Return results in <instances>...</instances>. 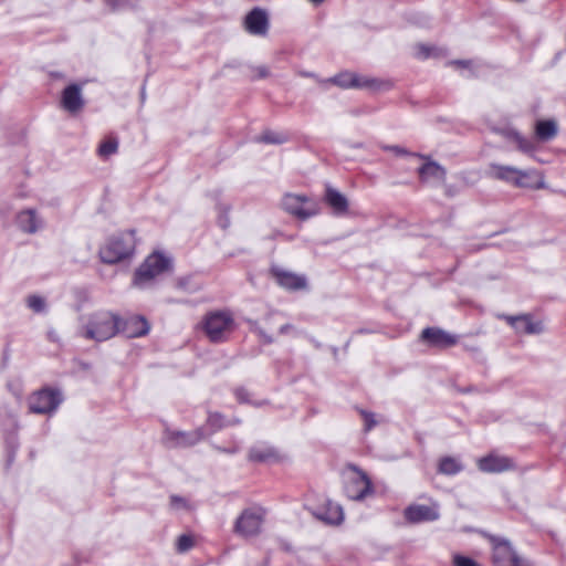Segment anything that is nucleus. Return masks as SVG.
<instances>
[{
    "label": "nucleus",
    "mask_w": 566,
    "mask_h": 566,
    "mask_svg": "<svg viewBox=\"0 0 566 566\" xmlns=\"http://www.w3.org/2000/svg\"><path fill=\"white\" fill-rule=\"evenodd\" d=\"M122 317L109 311H101L91 315L82 336L86 339L104 342L119 333Z\"/></svg>",
    "instance_id": "nucleus-1"
},
{
    "label": "nucleus",
    "mask_w": 566,
    "mask_h": 566,
    "mask_svg": "<svg viewBox=\"0 0 566 566\" xmlns=\"http://www.w3.org/2000/svg\"><path fill=\"white\" fill-rule=\"evenodd\" d=\"M202 329L211 343L227 342L237 324L230 311H212L205 315Z\"/></svg>",
    "instance_id": "nucleus-2"
},
{
    "label": "nucleus",
    "mask_w": 566,
    "mask_h": 566,
    "mask_svg": "<svg viewBox=\"0 0 566 566\" xmlns=\"http://www.w3.org/2000/svg\"><path fill=\"white\" fill-rule=\"evenodd\" d=\"M134 250V238L130 234H122L108 239L99 249L98 255L103 263L115 264L130 256Z\"/></svg>",
    "instance_id": "nucleus-3"
},
{
    "label": "nucleus",
    "mask_w": 566,
    "mask_h": 566,
    "mask_svg": "<svg viewBox=\"0 0 566 566\" xmlns=\"http://www.w3.org/2000/svg\"><path fill=\"white\" fill-rule=\"evenodd\" d=\"M63 401L60 389L45 387L34 391L28 398L29 410L38 415L53 413Z\"/></svg>",
    "instance_id": "nucleus-4"
},
{
    "label": "nucleus",
    "mask_w": 566,
    "mask_h": 566,
    "mask_svg": "<svg viewBox=\"0 0 566 566\" xmlns=\"http://www.w3.org/2000/svg\"><path fill=\"white\" fill-rule=\"evenodd\" d=\"M263 520L262 509H247L237 518L234 532L243 537L256 536L261 532Z\"/></svg>",
    "instance_id": "nucleus-5"
},
{
    "label": "nucleus",
    "mask_w": 566,
    "mask_h": 566,
    "mask_svg": "<svg viewBox=\"0 0 566 566\" xmlns=\"http://www.w3.org/2000/svg\"><path fill=\"white\" fill-rule=\"evenodd\" d=\"M494 566H532L528 560L518 556L506 539L492 537Z\"/></svg>",
    "instance_id": "nucleus-6"
},
{
    "label": "nucleus",
    "mask_w": 566,
    "mask_h": 566,
    "mask_svg": "<svg viewBox=\"0 0 566 566\" xmlns=\"http://www.w3.org/2000/svg\"><path fill=\"white\" fill-rule=\"evenodd\" d=\"M354 474L346 483L345 491L350 500L359 501L374 492L367 474L355 465H349Z\"/></svg>",
    "instance_id": "nucleus-7"
},
{
    "label": "nucleus",
    "mask_w": 566,
    "mask_h": 566,
    "mask_svg": "<svg viewBox=\"0 0 566 566\" xmlns=\"http://www.w3.org/2000/svg\"><path fill=\"white\" fill-rule=\"evenodd\" d=\"M308 198L305 196L286 193L282 199V208L290 214L306 220L317 213L316 206H306Z\"/></svg>",
    "instance_id": "nucleus-8"
},
{
    "label": "nucleus",
    "mask_w": 566,
    "mask_h": 566,
    "mask_svg": "<svg viewBox=\"0 0 566 566\" xmlns=\"http://www.w3.org/2000/svg\"><path fill=\"white\" fill-rule=\"evenodd\" d=\"M205 438L202 428L192 431L166 430L164 441L169 448H188L197 444Z\"/></svg>",
    "instance_id": "nucleus-9"
},
{
    "label": "nucleus",
    "mask_w": 566,
    "mask_h": 566,
    "mask_svg": "<svg viewBox=\"0 0 566 566\" xmlns=\"http://www.w3.org/2000/svg\"><path fill=\"white\" fill-rule=\"evenodd\" d=\"M172 268L171 259L159 251H155L144 260V282L151 280Z\"/></svg>",
    "instance_id": "nucleus-10"
},
{
    "label": "nucleus",
    "mask_w": 566,
    "mask_h": 566,
    "mask_svg": "<svg viewBox=\"0 0 566 566\" xmlns=\"http://www.w3.org/2000/svg\"><path fill=\"white\" fill-rule=\"evenodd\" d=\"M478 468L485 473H501L515 468L513 459L491 452L478 460Z\"/></svg>",
    "instance_id": "nucleus-11"
},
{
    "label": "nucleus",
    "mask_w": 566,
    "mask_h": 566,
    "mask_svg": "<svg viewBox=\"0 0 566 566\" xmlns=\"http://www.w3.org/2000/svg\"><path fill=\"white\" fill-rule=\"evenodd\" d=\"M84 83H72L67 85L61 95V106L63 109L71 114L81 112L85 105V101L82 95Z\"/></svg>",
    "instance_id": "nucleus-12"
},
{
    "label": "nucleus",
    "mask_w": 566,
    "mask_h": 566,
    "mask_svg": "<svg viewBox=\"0 0 566 566\" xmlns=\"http://www.w3.org/2000/svg\"><path fill=\"white\" fill-rule=\"evenodd\" d=\"M308 511L317 518L327 524L337 525L344 520V512L340 505L326 500L322 505L307 507Z\"/></svg>",
    "instance_id": "nucleus-13"
},
{
    "label": "nucleus",
    "mask_w": 566,
    "mask_h": 566,
    "mask_svg": "<svg viewBox=\"0 0 566 566\" xmlns=\"http://www.w3.org/2000/svg\"><path fill=\"white\" fill-rule=\"evenodd\" d=\"M421 339L433 347L447 348L458 343V337L438 327H427L421 333Z\"/></svg>",
    "instance_id": "nucleus-14"
},
{
    "label": "nucleus",
    "mask_w": 566,
    "mask_h": 566,
    "mask_svg": "<svg viewBox=\"0 0 566 566\" xmlns=\"http://www.w3.org/2000/svg\"><path fill=\"white\" fill-rule=\"evenodd\" d=\"M244 27L253 35H265L269 30L266 12L260 8H254L245 17Z\"/></svg>",
    "instance_id": "nucleus-15"
},
{
    "label": "nucleus",
    "mask_w": 566,
    "mask_h": 566,
    "mask_svg": "<svg viewBox=\"0 0 566 566\" xmlns=\"http://www.w3.org/2000/svg\"><path fill=\"white\" fill-rule=\"evenodd\" d=\"M335 85L342 88H363L371 87L375 84V80L361 77L355 73L342 72L329 80Z\"/></svg>",
    "instance_id": "nucleus-16"
},
{
    "label": "nucleus",
    "mask_w": 566,
    "mask_h": 566,
    "mask_svg": "<svg viewBox=\"0 0 566 566\" xmlns=\"http://www.w3.org/2000/svg\"><path fill=\"white\" fill-rule=\"evenodd\" d=\"M514 187L544 189L546 187L544 175L537 169H518Z\"/></svg>",
    "instance_id": "nucleus-17"
},
{
    "label": "nucleus",
    "mask_w": 566,
    "mask_h": 566,
    "mask_svg": "<svg viewBox=\"0 0 566 566\" xmlns=\"http://www.w3.org/2000/svg\"><path fill=\"white\" fill-rule=\"evenodd\" d=\"M503 317L517 333L539 334L543 332L542 323L533 322L530 315H504Z\"/></svg>",
    "instance_id": "nucleus-18"
},
{
    "label": "nucleus",
    "mask_w": 566,
    "mask_h": 566,
    "mask_svg": "<svg viewBox=\"0 0 566 566\" xmlns=\"http://www.w3.org/2000/svg\"><path fill=\"white\" fill-rule=\"evenodd\" d=\"M405 517L408 522L416 524L421 522L436 521L439 517V513L431 506L415 504L409 505L405 510Z\"/></svg>",
    "instance_id": "nucleus-19"
},
{
    "label": "nucleus",
    "mask_w": 566,
    "mask_h": 566,
    "mask_svg": "<svg viewBox=\"0 0 566 566\" xmlns=\"http://www.w3.org/2000/svg\"><path fill=\"white\" fill-rule=\"evenodd\" d=\"M273 274L277 283L284 289L297 291L305 290L307 287V280L304 275H298L284 270H274Z\"/></svg>",
    "instance_id": "nucleus-20"
},
{
    "label": "nucleus",
    "mask_w": 566,
    "mask_h": 566,
    "mask_svg": "<svg viewBox=\"0 0 566 566\" xmlns=\"http://www.w3.org/2000/svg\"><path fill=\"white\" fill-rule=\"evenodd\" d=\"M518 168L509 165L492 163L488 168V176L492 179L515 186Z\"/></svg>",
    "instance_id": "nucleus-21"
},
{
    "label": "nucleus",
    "mask_w": 566,
    "mask_h": 566,
    "mask_svg": "<svg viewBox=\"0 0 566 566\" xmlns=\"http://www.w3.org/2000/svg\"><path fill=\"white\" fill-rule=\"evenodd\" d=\"M17 224L20 230L25 233H35L42 226L41 220L36 217L35 210L28 209L18 213Z\"/></svg>",
    "instance_id": "nucleus-22"
},
{
    "label": "nucleus",
    "mask_w": 566,
    "mask_h": 566,
    "mask_svg": "<svg viewBox=\"0 0 566 566\" xmlns=\"http://www.w3.org/2000/svg\"><path fill=\"white\" fill-rule=\"evenodd\" d=\"M422 182L434 180L442 182L446 179V169L436 161H428L418 169Z\"/></svg>",
    "instance_id": "nucleus-23"
},
{
    "label": "nucleus",
    "mask_w": 566,
    "mask_h": 566,
    "mask_svg": "<svg viewBox=\"0 0 566 566\" xmlns=\"http://www.w3.org/2000/svg\"><path fill=\"white\" fill-rule=\"evenodd\" d=\"M325 202L333 209L335 214H345L348 210V200L338 190L327 187L325 191Z\"/></svg>",
    "instance_id": "nucleus-24"
},
{
    "label": "nucleus",
    "mask_w": 566,
    "mask_h": 566,
    "mask_svg": "<svg viewBox=\"0 0 566 566\" xmlns=\"http://www.w3.org/2000/svg\"><path fill=\"white\" fill-rule=\"evenodd\" d=\"M119 333L125 335L127 338L142 336V315L136 314L126 318H122V324H119Z\"/></svg>",
    "instance_id": "nucleus-25"
},
{
    "label": "nucleus",
    "mask_w": 566,
    "mask_h": 566,
    "mask_svg": "<svg viewBox=\"0 0 566 566\" xmlns=\"http://www.w3.org/2000/svg\"><path fill=\"white\" fill-rule=\"evenodd\" d=\"M248 458L252 462L265 463L277 461L279 454L271 447H253L250 449Z\"/></svg>",
    "instance_id": "nucleus-26"
},
{
    "label": "nucleus",
    "mask_w": 566,
    "mask_h": 566,
    "mask_svg": "<svg viewBox=\"0 0 566 566\" xmlns=\"http://www.w3.org/2000/svg\"><path fill=\"white\" fill-rule=\"evenodd\" d=\"M558 133L557 123L554 119L538 120L535 125V135L538 140L547 142Z\"/></svg>",
    "instance_id": "nucleus-27"
},
{
    "label": "nucleus",
    "mask_w": 566,
    "mask_h": 566,
    "mask_svg": "<svg viewBox=\"0 0 566 566\" xmlns=\"http://www.w3.org/2000/svg\"><path fill=\"white\" fill-rule=\"evenodd\" d=\"M239 423L240 419L238 418L227 420L226 417L220 412L208 413L207 426L211 429L212 432H216L227 426H234Z\"/></svg>",
    "instance_id": "nucleus-28"
},
{
    "label": "nucleus",
    "mask_w": 566,
    "mask_h": 566,
    "mask_svg": "<svg viewBox=\"0 0 566 566\" xmlns=\"http://www.w3.org/2000/svg\"><path fill=\"white\" fill-rule=\"evenodd\" d=\"M463 470L462 463L453 457H443L439 461L438 472L446 475H453Z\"/></svg>",
    "instance_id": "nucleus-29"
},
{
    "label": "nucleus",
    "mask_w": 566,
    "mask_h": 566,
    "mask_svg": "<svg viewBox=\"0 0 566 566\" xmlns=\"http://www.w3.org/2000/svg\"><path fill=\"white\" fill-rule=\"evenodd\" d=\"M506 136L509 139H511L516 145V148L524 154L531 155L536 149L534 142H532L528 138H525L517 132H514V130L509 132L506 134Z\"/></svg>",
    "instance_id": "nucleus-30"
},
{
    "label": "nucleus",
    "mask_w": 566,
    "mask_h": 566,
    "mask_svg": "<svg viewBox=\"0 0 566 566\" xmlns=\"http://www.w3.org/2000/svg\"><path fill=\"white\" fill-rule=\"evenodd\" d=\"M118 149V139L115 136H107L103 139L97 147V155L102 159H107L109 156L116 154Z\"/></svg>",
    "instance_id": "nucleus-31"
},
{
    "label": "nucleus",
    "mask_w": 566,
    "mask_h": 566,
    "mask_svg": "<svg viewBox=\"0 0 566 566\" xmlns=\"http://www.w3.org/2000/svg\"><path fill=\"white\" fill-rule=\"evenodd\" d=\"M170 507L175 511H187L190 512L195 506L186 499L179 495L170 496Z\"/></svg>",
    "instance_id": "nucleus-32"
},
{
    "label": "nucleus",
    "mask_w": 566,
    "mask_h": 566,
    "mask_svg": "<svg viewBox=\"0 0 566 566\" xmlns=\"http://www.w3.org/2000/svg\"><path fill=\"white\" fill-rule=\"evenodd\" d=\"M413 51L416 57L424 60L430 56H436L438 49L423 43H418L413 46Z\"/></svg>",
    "instance_id": "nucleus-33"
},
{
    "label": "nucleus",
    "mask_w": 566,
    "mask_h": 566,
    "mask_svg": "<svg viewBox=\"0 0 566 566\" xmlns=\"http://www.w3.org/2000/svg\"><path fill=\"white\" fill-rule=\"evenodd\" d=\"M258 139L265 144H283L287 140L283 134L272 130H265Z\"/></svg>",
    "instance_id": "nucleus-34"
},
{
    "label": "nucleus",
    "mask_w": 566,
    "mask_h": 566,
    "mask_svg": "<svg viewBox=\"0 0 566 566\" xmlns=\"http://www.w3.org/2000/svg\"><path fill=\"white\" fill-rule=\"evenodd\" d=\"M106 4L113 10H119L128 7H137L138 0H104Z\"/></svg>",
    "instance_id": "nucleus-35"
},
{
    "label": "nucleus",
    "mask_w": 566,
    "mask_h": 566,
    "mask_svg": "<svg viewBox=\"0 0 566 566\" xmlns=\"http://www.w3.org/2000/svg\"><path fill=\"white\" fill-rule=\"evenodd\" d=\"M193 546V538L190 535L182 534L178 537L176 547L179 553H185L192 548Z\"/></svg>",
    "instance_id": "nucleus-36"
},
{
    "label": "nucleus",
    "mask_w": 566,
    "mask_h": 566,
    "mask_svg": "<svg viewBox=\"0 0 566 566\" xmlns=\"http://www.w3.org/2000/svg\"><path fill=\"white\" fill-rule=\"evenodd\" d=\"M28 306L36 312V313H41L45 310V301L43 297L39 296V295H31L28 297Z\"/></svg>",
    "instance_id": "nucleus-37"
},
{
    "label": "nucleus",
    "mask_w": 566,
    "mask_h": 566,
    "mask_svg": "<svg viewBox=\"0 0 566 566\" xmlns=\"http://www.w3.org/2000/svg\"><path fill=\"white\" fill-rule=\"evenodd\" d=\"M453 565L454 566H479V564L475 560H473L472 558L461 556V555H455L453 557Z\"/></svg>",
    "instance_id": "nucleus-38"
},
{
    "label": "nucleus",
    "mask_w": 566,
    "mask_h": 566,
    "mask_svg": "<svg viewBox=\"0 0 566 566\" xmlns=\"http://www.w3.org/2000/svg\"><path fill=\"white\" fill-rule=\"evenodd\" d=\"M361 416L365 420V430L369 431L376 424L375 415L371 412L361 411Z\"/></svg>",
    "instance_id": "nucleus-39"
},
{
    "label": "nucleus",
    "mask_w": 566,
    "mask_h": 566,
    "mask_svg": "<svg viewBox=\"0 0 566 566\" xmlns=\"http://www.w3.org/2000/svg\"><path fill=\"white\" fill-rule=\"evenodd\" d=\"M253 72H255V74L253 75V78H266L270 76V71L264 65L254 67Z\"/></svg>",
    "instance_id": "nucleus-40"
},
{
    "label": "nucleus",
    "mask_w": 566,
    "mask_h": 566,
    "mask_svg": "<svg viewBox=\"0 0 566 566\" xmlns=\"http://www.w3.org/2000/svg\"><path fill=\"white\" fill-rule=\"evenodd\" d=\"M234 394H235L237 399L240 402H248L249 401V399H248L249 394H248L247 389L238 388V389H235Z\"/></svg>",
    "instance_id": "nucleus-41"
},
{
    "label": "nucleus",
    "mask_w": 566,
    "mask_h": 566,
    "mask_svg": "<svg viewBox=\"0 0 566 566\" xmlns=\"http://www.w3.org/2000/svg\"><path fill=\"white\" fill-rule=\"evenodd\" d=\"M449 65H454L458 67H469L471 65L470 60H453L448 63Z\"/></svg>",
    "instance_id": "nucleus-42"
},
{
    "label": "nucleus",
    "mask_w": 566,
    "mask_h": 566,
    "mask_svg": "<svg viewBox=\"0 0 566 566\" xmlns=\"http://www.w3.org/2000/svg\"><path fill=\"white\" fill-rule=\"evenodd\" d=\"M142 283V266L136 268L134 272V285L138 286Z\"/></svg>",
    "instance_id": "nucleus-43"
},
{
    "label": "nucleus",
    "mask_w": 566,
    "mask_h": 566,
    "mask_svg": "<svg viewBox=\"0 0 566 566\" xmlns=\"http://www.w3.org/2000/svg\"><path fill=\"white\" fill-rule=\"evenodd\" d=\"M390 149H391L392 151H395L397 155H406V154H407V150H406V149L400 148V147H398V146H392V147H390Z\"/></svg>",
    "instance_id": "nucleus-44"
},
{
    "label": "nucleus",
    "mask_w": 566,
    "mask_h": 566,
    "mask_svg": "<svg viewBox=\"0 0 566 566\" xmlns=\"http://www.w3.org/2000/svg\"><path fill=\"white\" fill-rule=\"evenodd\" d=\"M293 329V326L291 324H285L280 327L281 334H286L289 331Z\"/></svg>",
    "instance_id": "nucleus-45"
},
{
    "label": "nucleus",
    "mask_w": 566,
    "mask_h": 566,
    "mask_svg": "<svg viewBox=\"0 0 566 566\" xmlns=\"http://www.w3.org/2000/svg\"><path fill=\"white\" fill-rule=\"evenodd\" d=\"M186 284H187V282H186V280H185V279H179V280L177 281V283H176L177 287H179V289H185V287H186Z\"/></svg>",
    "instance_id": "nucleus-46"
},
{
    "label": "nucleus",
    "mask_w": 566,
    "mask_h": 566,
    "mask_svg": "<svg viewBox=\"0 0 566 566\" xmlns=\"http://www.w3.org/2000/svg\"><path fill=\"white\" fill-rule=\"evenodd\" d=\"M149 328H150V326H149L148 322L144 318V329H143L144 336L146 334H148Z\"/></svg>",
    "instance_id": "nucleus-47"
},
{
    "label": "nucleus",
    "mask_w": 566,
    "mask_h": 566,
    "mask_svg": "<svg viewBox=\"0 0 566 566\" xmlns=\"http://www.w3.org/2000/svg\"><path fill=\"white\" fill-rule=\"evenodd\" d=\"M261 335L265 337L266 343H272L273 342L272 337L265 336L262 332H261Z\"/></svg>",
    "instance_id": "nucleus-48"
},
{
    "label": "nucleus",
    "mask_w": 566,
    "mask_h": 566,
    "mask_svg": "<svg viewBox=\"0 0 566 566\" xmlns=\"http://www.w3.org/2000/svg\"><path fill=\"white\" fill-rule=\"evenodd\" d=\"M228 224H229V220H228V219H224L223 221H221V226H222L223 228H227V227H228Z\"/></svg>",
    "instance_id": "nucleus-49"
},
{
    "label": "nucleus",
    "mask_w": 566,
    "mask_h": 566,
    "mask_svg": "<svg viewBox=\"0 0 566 566\" xmlns=\"http://www.w3.org/2000/svg\"><path fill=\"white\" fill-rule=\"evenodd\" d=\"M308 1L314 4H321L324 0H308Z\"/></svg>",
    "instance_id": "nucleus-50"
},
{
    "label": "nucleus",
    "mask_w": 566,
    "mask_h": 566,
    "mask_svg": "<svg viewBox=\"0 0 566 566\" xmlns=\"http://www.w3.org/2000/svg\"><path fill=\"white\" fill-rule=\"evenodd\" d=\"M221 450H222V451H224V452H231V453H233V452H235V451H237V449H235V448H234V449H231V450H226V449H221Z\"/></svg>",
    "instance_id": "nucleus-51"
}]
</instances>
